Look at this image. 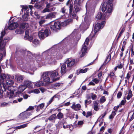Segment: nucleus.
<instances>
[{"mask_svg":"<svg viewBox=\"0 0 134 134\" xmlns=\"http://www.w3.org/2000/svg\"><path fill=\"white\" fill-rule=\"evenodd\" d=\"M76 30H75L69 37L64 39L61 42V43H63L66 40H67L70 37L72 36L74 40H73L74 42L71 45V43H69L63 47L62 46L60 47L59 48H58V49L57 50H55L54 48L56 46H54L51 48L43 52L42 53L43 56V55H44L45 56H46L45 62H47L48 64H52L55 59H61L62 57L61 54H65L67 53L70 50L72 47L77 44L80 39L81 35H79L76 36H73L75 35Z\"/></svg>","mask_w":134,"mask_h":134,"instance_id":"obj_1","label":"nucleus"},{"mask_svg":"<svg viewBox=\"0 0 134 134\" xmlns=\"http://www.w3.org/2000/svg\"><path fill=\"white\" fill-rule=\"evenodd\" d=\"M18 54L22 58L24 57L29 59L36 58V59H38V61L41 62L42 63H44L48 64V63L45 62L46 56H45L44 55L43 56L42 54L41 55H39V54H33L30 51L23 49H20L18 52Z\"/></svg>","mask_w":134,"mask_h":134,"instance_id":"obj_2","label":"nucleus"},{"mask_svg":"<svg viewBox=\"0 0 134 134\" xmlns=\"http://www.w3.org/2000/svg\"><path fill=\"white\" fill-rule=\"evenodd\" d=\"M112 4L111 3H108L106 2H104L102 5L101 9L103 12L107 10L106 14H103L101 13H99L96 17V19L97 20H103L106 16L109 15H110V13L112 11Z\"/></svg>","mask_w":134,"mask_h":134,"instance_id":"obj_3","label":"nucleus"},{"mask_svg":"<svg viewBox=\"0 0 134 134\" xmlns=\"http://www.w3.org/2000/svg\"><path fill=\"white\" fill-rule=\"evenodd\" d=\"M95 3L94 0H89L88 1L86 5V12L85 16L84 18V21L81 24L80 27L83 28L88 26L91 22V17L89 15V11L93 5Z\"/></svg>","mask_w":134,"mask_h":134,"instance_id":"obj_4","label":"nucleus"},{"mask_svg":"<svg viewBox=\"0 0 134 134\" xmlns=\"http://www.w3.org/2000/svg\"><path fill=\"white\" fill-rule=\"evenodd\" d=\"M75 63V60L71 58L67 59L65 64H63L62 66L61 73L62 74H65L67 71L70 70L74 65Z\"/></svg>","mask_w":134,"mask_h":134,"instance_id":"obj_5","label":"nucleus"},{"mask_svg":"<svg viewBox=\"0 0 134 134\" xmlns=\"http://www.w3.org/2000/svg\"><path fill=\"white\" fill-rule=\"evenodd\" d=\"M72 22V19H68L62 22L61 24L59 21L55 22L53 24H52L50 26V29L52 31H56L57 30L60 29L61 25L63 26H66L69 23Z\"/></svg>","mask_w":134,"mask_h":134,"instance_id":"obj_6","label":"nucleus"},{"mask_svg":"<svg viewBox=\"0 0 134 134\" xmlns=\"http://www.w3.org/2000/svg\"><path fill=\"white\" fill-rule=\"evenodd\" d=\"M5 31H2L1 33V36L0 37V50L1 51L3 52L4 56H5L6 55L4 47L6 43L7 42V41L9 40L10 39L9 37H5L4 40H3V37L5 35Z\"/></svg>","mask_w":134,"mask_h":134,"instance_id":"obj_7","label":"nucleus"},{"mask_svg":"<svg viewBox=\"0 0 134 134\" xmlns=\"http://www.w3.org/2000/svg\"><path fill=\"white\" fill-rule=\"evenodd\" d=\"M29 7H28L23 6L21 10L23 13L24 12V14L22 16L23 20L24 21H26L28 20V16L29 15V12H30L31 15H32V12L31 7L32 6L31 5H29Z\"/></svg>","mask_w":134,"mask_h":134,"instance_id":"obj_8","label":"nucleus"},{"mask_svg":"<svg viewBox=\"0 0 134 134\" xmlns=\"http://www.w3.org/2000/svg\"><path fill=\"white\" fill-rule=\"evenodd\" d=\"M105 23V22L104 21H102L101 23H98L96 24L94 28L93 31L94 33H93V31H92L89 36V38L92 39L94 37L97 32L100 29L103 28L104 25Z\"/></svg>","mask_w":134,"mask_h":134,"instance_id":"obj_9","label":"nucleus"},{"mask_svg":"<svg viewBox=\"0 0 134 134\" xmlns=\"http://www.w3.org/2000/svg\"><path fill=\"white\" fill-rule=\"evenodd\" d=\"M50 32L48 28L44 27L42 28L38 33V36L41 39H43L48 36Z\"/></svg>","mask_w":134,"mask_h":134,"instance_id":"obj_10","label":"nucleus"},{"mask_svg":"<svg viewBox=\"0 0 134 134\" xmlns=\"http://www.w3.org/2000/svg\"><path fill=\"white\" fill-rule=\"evenodd\" d=\"M49 72L48 71L45 72L42 74L41 77V79L43 82L44 83L46 86L49 83L51 82L50 81V79L49 77L50 76Z\"/></svg>","mask_w":134,"mask_h":134,"instance_id":"obj_11","label":"nucleus"},{"mask_svg":"<svg viewBox=\"0 0 134 134\" xmlns=\"http://www.w3.org/2000/svg\"><path fill=\"white\" fill-rule=\"evenodd\" d=\"M15 90L13 86H10L8 87L7 90H6L7 91L6 96L9 99H12L14 97V91Z\"/></svg>","mask_w":134,"mask_h":134,"instance_id":"obj_12","label":"nucleus"},{"mask_svg":"<svg viewBox=\"0 0 134 134\" xmlns=\"http://www.w3.org/2000/svg\"><path fill=\"white\" fill-rule=\"evenodd\" d=\"M89 39L87 38L85 40L84 44L82 45V47L81 50L82 54L80 55V57H82L84 56L87 52V46L88 44Z\"/></svg>","mask_w":134,"mask_h":134,"instance_id":"obj_13","label":"nucleus"},{"mask_svg":"<svg viewBox=\"0 0 134 134\" xmlns=\"http://www.w3.org/2000/svg\"><path fill=\"white\" fill-rule=\"evenodd\" d=\"M1 79H0V98H2L3 95V92L6 91L7 86L4 83H1Z\"/></svg>","mask_w":134,"mask_h":134,"instance_id":"obj_14","label":"nucleus"},{"mask_svg":"<svg viewBox=\"0 0 134 134\" xmlns=\"http://www.w3.org/2000/svg\"><path fill=\"white\" fill-rule=\"evenodd\" d=\"M69 12L71 14V17H72L73 18L76 19L77 20L78 19V17H77L76 14L77 12H75L74 10H73V5L72 4H70L69 7Z\"/></svg>","mask_w":134,"mask_h":134,"instance_id":"obj_15","label":"nucleus"},{"mask_svg":"<svg viewBox=\"0 0 134 134\" xmlns=\"http://www.w3.org/2000/svg\"><path fill=\"white\" fill-rule=\"evenodd\" d=\"M80 0H75L74 1L73 10H74L77 13L79 12L81 9V8L80 5Z\"/></svg>","mask_w":134,"mask_h":134,"instance_id":"obj_16","label":"nucleus"},{"mask_svg":"<svg viewBox=\"0 0 134 134\" xmlns=\"http://www.w3.org/2000/svg\"><path fill=\"white\" fill-rule=\"evenodd\" d=\"M49 72V74L50 75L51 77L53 79V81L56 80L58 79V78L54 79V78L56 77L58 75V71L57 70H54L53 71H48Z\"/></svg>","mask_w":134,"mask_h":134,"instance_id":"obj_17","label":"nucleus"},{"mask_svg":"<svg viewBox=\"0 0 134 134\" xmlns=\"http://www.w3.org/2000/svg\"><path fill=\"white\" fill-rule=\"evenodd\" d=\"M9 24L8 28L10 30H13L18 26V24L17 22H12L9 23Z\"/></svg>","mask_w":134,"mask_h":134,"instance_id":"obj_18","label":"nucleus"},{"mask_svg":"<svg viewBox=\"0 0 134 134\" xmlns=\"http://www.w3.org/2000/svg\"><path fill=\"white\" fill-rule=\"evenodd\" d=\"M24 38L25 40H28L30 42L32 41L33 38L32 36H29V31L27 30L25 32V35L24 37Z\"/></svg>","mask_w":134,"mask_h":134,"instance_id":"obj_19","label":"nucleus"},{"mask_svg":"<svg viewBox=\"0 0 134 134\" xmlns=\"http://www.w3.org/2000/svg\"><path fill=\"white\" fill-rule=\"evenodd\" d=\"M66 9L65 7L62 8L60 10V12L62 13L63 14V15H61L60 16V18L62 19L64 18H66V16H68V15H67V13L66 12Z\"/></svg>","mask_w":134,"mask_h":134,"instance_id":"obj_20","label":"nucleus"},{"mask_svg":"<svg viewBox=\"0 0 134 134\" xmlns=\"http://www.w3.org/2000/svg\"><path fill=\"white\" fill-rule=\"evenodd\" d=\"M15 77L16 79L17 82L19 83L21 82L24 79V76L20 75H15Z\"/></svg>","mask_w":134,"mask_h":134,"instance_id":"obj_21","label":"nucleus"},{"mask_svg":"<svg viewBox=\"0 0 134 134\" xmlns=\"http://www.w3.org/2000/svg\"><path fill=\"white\" fill-rule=\"evenodd\" d=\"M56 14V13L55 12L50 13L47 15L46 19H49L55 18Z\"/></svg>","mask_w":134,"mask_h":134,"instance_id":"obj_22","label":"nucleus"},{"mask_svg":"<svg viewBox=\"0 0 134 134\" xmlns=\"http://www.w3.org/2000/svg\"><path fill=\"white\" fill-rule=\"evenodd\" d=\"M18 26L21 29H26L28 27L29 25L26 23H23L18 25Z\"/></svg>","mask_w":134,"mask_h":134,"instance_id":"obj_23","label":"nucleus"},{"mask_svg":"<svg viewBox=\"0 0 134 134\" xmlns=\"http://www.w3.org/2000/svg\"><path fill=\"white\" fill-rule=\"evenodd\" d=\"M10 78V77L8 79L6 78L3 79H1V80H2V81L3 80L4 81H5L7 85L12 86L14 83V82L12 80H9Z\"/></svg>","mask_w":134,"mask_h":134,"instance_id":"obj_24","label":"nucleus"},{"mask_svg":"<svg viewBox=\"0 0 134 134\" xmlns=\"http://www.w3.org/2000/svg\"><path fill=\"white\" fill-rule=\"evenodd\" d=\"M31 114L30 112L25 111L21 113L19 115L22 116L24 118H27V116H30Z\"/></svg>","mask_w":134,"mask_h":134,"instance_id":"obj_25","label":"nucleus"},{"mask_svg":"<svg viewBox=\"0 0 134 134\" xmlns=\"http://www.w3.org/2000/svg\"><path fill=\"white\" fill-rule=\"evenodd\" d=\"M56 119V114L52 115L48 118L50 122L54 123Z\"/></svg>","mask_w":134,"mask_h":134,"instance_id":"obj_26","label":"nucleus"},{"mask_svg":"<svg viewBox=\"0 0 134 134\" xmlns=\"http://www.w3.org/2000/svg\"><path fill=\"white\" fill-rule=\"evenodd\" d=\"M44 106V103H42L37 106L36 107V111L38 112L40 110L43 109Z\"/></svg>","mask_w":134,"mask_h":134,"instance_id":"obj_27","label":"nucleus"},{"mask_svg":"<svg viewBox=\"0 0 134 134\" xmlns=\"http://www.w3.org/2000/svg\"><path fill=\"white\" fill-rule=\"evenodd\" d=\"M62 86V84L60 83H55L53 84L52 87L54 89H57Z\"/></svg>","mask_w":134,"mask_h":134,"instance_id":"obj_28","label":"nucleus"},{"mask_svg":"<svg viewBox=\"0 0 134 134\" xmlns=\"http://www.w3.org/2000/svg\"><path fill=\"white\" fill-rule=\"evenodd\" d=\"M72 108L75 110H77L80 109L81 106L79 104H77L76 105L73 104L72 106Z\"/></svg>","mask_w":134,"mask_h":134,"instance_id":"obj_29","label":"nucleus"},{"mask_svg":"<svg viewBox=\"0 0 134 134\" xmlns=\"http://www.w3.org/2000/svg\"><path fill=\"white\" fill-rule=\"evenodd\" d=\"M35 70L36 69L35 68H34L32 69L31 67L30 69H28L27 71V70L25 71L23 70V71L26 73H28L31 75H33L34 74V72Z\"/></svg>","mask_w":134,"mask_h":134,"instance_id":"obj_30","label":"nucleus"},{"mask_svg":"<svg viewBox=\"0 0 134 134\" xmlns=\"http://www.w3.org/2000/svg\"><path fill=\"white\" fill-rule=\"evenodd\" d=\"M24 84L27 87H31L32 86V84L31 81L29 80L25 81L24 82Z\"/></svg>","mask_w":134,"mask_h":134,"instance_id":"obj_31","label":"nucleus"},{"mask_svg":"<svg viewBox=\"0 0 134 134\" xmlns=\"http://www.w3.org/2000/svg\"><path fill=\"white\" fill-rule=\"evenodd\" d=\"M60 96V95H55L53 96L50 100L47 103V107L53 101L54 99V98H57L59 97Z\"/></svg>","mask_w":134,"mask_h":134,"instance_id":"obj_32","label":"nucleus"},{"mask_svg":"<svg viewBox=\"0 0 134 134\" xmlns=\"http://www.w3.org/2000/svg\"><path fill=\"white\" fill-rule=\"evenodd\" d=\"M26 88V86L24 84V85L20 86L18 88V90L19 91L21 92L24 91Z\"/></svg>","mask_w":134,"mask_h":134,"instance_id":"obj_33","label":"nucleus"},{"mask_svg":"<svg viewBox=\"0 0 134 134\" xmlns=\"http://www.w3.org/2000/svg\"><path fill=\"white\" fill-rule=\"evenodd\" d=\"M35 85L36 87H38L42 86H46V85L42 81H40L36 83Z\"/></svg>","mask_w":134,"mask_h":134,"instance_id":"obj_34","label":"nucleus"},{"mask_svg":"<svg viewBox=\"0 0 134 134\" xmlns=\"http://www.w3.org/2000/svg\"><path fill=\"white\" fill-rule=\"evenodd\" d=\"M64 123L61 122H59L57 124H56L55 125L57 129L61 128L62 127V125H63V124Z\"/></svg>","mask_w":134,"mask_h":134,"instance_id":"obj_35","label":"nucleus"},{"mask_svg":"<svg viewBox=\"0 0 134 134\" xmlns=\"http://www.w3.org/2000/svg\"><path fill=\"white\" fill-rule=\"evenodd\" d=\"M27 124H24L23 125H20V126H16L15 127L16 129H20L22 128H24L27 126Z\"/></svg>","mask_w":134,"mask_h":134,"instance_id":"obj_36","label":"nucleus"},{"mask_svg":"<svg viewBox=\"0 0 134 134\" xmlns=\"http://www.w3.org/2000/svg\"><path fill=\"white\" fill-rule=\"evenodd\" d=\"M116 114L115 111H112L111 114L109 116V118L110 119H112Z\"/></svg>","mask_w":134,"mask_h":134,"instance_id":"obj_37","label":"nucleus"},{"mask_svg":"<svg viewBox=\"0 0 134 134\" xmlns=\"http://www.w3.org/2000/svg\"><path fill=\"white\" fill-rule=\"evenodd\" d=\"M19 96L18 97H20V96H22V97H23L24 99H26L27 98L29 97V96L27 94H23L20 92L19 93Z\"/></svg>","mask_w":134,"mask_h":134,"instance_id":"obj_38","label":"nucleus"},{"mask_svg":"<svg viewBox=\"0 0 134 134\" xmlns=\"http://www.w3.org/2000/svg\"><path fill=\"white\" fill-rule=\"evenodd\" d=\"M132 91L131 90L129 91L128 95L127 96L126 98L127 100H129L132 96Z\"/></svg>","mask_w":134,"mask_h":134,"instance_id":"obj_39","label":"nucleus"},{"mask_svg":"<svg viewBox=\"0 0 134 134\" xmlns=\"http://www.w3.org/2000/svg\"><path fill=\"white\" fill-rule=\"evenodd\" d=\"M64 116L63 114L61 112H59L57 116L58 119H60L63 118Z\"/></svg>","mask_w":134,"mask_h":134,"instance_id":"obj_40","label":"nucleus"},{"mask_svg":"<svg viewBox=\"0 0 134 134\" xmlns=\"http://www.w3.org/2000/svg\"><path fill=\"white\" fill-rule=\"evenodd\" d=\"M66 122H64V123L63 124V127L64 129H66L68 128H69V129H70L71 127V126L70 125H65V124H66Z\"/></svg>","mask_w":134,"mask_h":134,"instance_id":"obj_41","label":"nucleus"},{"mask_svg":"<svg viewBox=\"0 0 134 134\" xmlns=\"http://www.w3.org/2000/svg\"><path fill=\"white\" fill-rule=\"evenodd\" d=\"M111 59V55L110 53L107 57V58L105 60L104 62V63H105L107 61L108 63L109 62Z\"/></svg>","mask_w":134,"mask_h":134,"instance_id":"obj_42","label":"nucleus"},{"mask_svg":"<svg viewBox=\"0 0 134 134\" xmlns=\"http://www.w3.org/2000/svg\"><path fill=\"white\" fill-rule=\"evenodd\" d=\"M106 100L104 96L102 97L100 100V103H103Z\"/></svg>","mask_w":134,"mask_h":134,"instance_id":"obj_43","label":"nucleus"},{"mask_svg":"<svg viewBox=\"0 0 134 134\" xmlns=\"http://www.w3.org/2000/svg\"><path fill=\"white\" fill-rule=\"evenodd\" d=\"M88 68H86L84 69H81L79 71V73H85L86 72L87 70H88Z\"/></svg>","mask_w":134,"mask_h":134,"instance_id":"obj_44","label":"nucleus"},{"mask_svg":"<svg viewBox=\"0 0 134 134\" xmlns=\"http://www.w3.org/2000/svg\"><path fill=\"white\" fill-rule=\"evenodd\" d=\"M84 123L83 121H79L77 122V125L79 127L81 126Z\"/></svg>","mask_w":134,"mask_h":134,"instance_id":"obj_45","label":"nucleus"},{"mask_svg":"<svg viewBox=\"0 0 134 134\" xmlns=\"http://www.w3.org/2000/svg\"><path fill=\"white\" fill-rule=\"evenodd\" d=\"M91 102V100H89L88 101L87 100H85V104L86 107L87 105L90 103Z\"/></svg>","mask_w":134,"mask_h":134,"instance_id":"obj_46","label":"nucleus"},{"mask_svg":"<svg viewBox=\"0 0 134 134\" xmlns=\"http://www.w3.org/2000/svg\"><path fill=\"white\" fill-rule=\"evenodd\" d=\"M50 10L48 8H45L42 11V13H44L46 12H50Z\"/></svg>","mask_w":134,"mask_h":134,"instance_id":"obj_47","label":"nucleus"},{"mask_svg":"<svg viewBox=\"0 0 134 134\" xmlns=\"http://www.w3.org/2000/svg\"><path fill=\"white\" fill-rule=\"evenodd\" d=\"M32 43L35 44H37L38 43V41L37 39H35L32 41Z\"/></svg>","mask_w":134,"mask_h":134,"instance_id":"obj_48","label":"nucleus"},{"mask_svg":"<svg viewBox=\"0 0 134 134\" xmlns=\"http://www.w3.org/2000/svg\"><path fill=\"white\" fill-rule=\"evenodd\" d=\"M87 113V114L86 115V118H88V117L91 116L92 115L91 112L90 111H88Z\"/></svg>","mask_w":134,"mask_h":134,"instance_id":"obj_49","label":"nucleus"},{"mask_svg":"<svg viewBox=\"0 0 134 134\" xmlns=\"http://www.w3.org/2000/svg\"><path fill=\"white\" fill-rule=\"evenodd\" d=\"M33 92L35 93L38 94L40 92V91L38 89H35L33 90Z\"/></svg>","mask_w":134,"mask_h":134,"instance_id":"obj_50","label":"nucleus"},{"mask_svg":"<svg viewBox=\"0 0 134 134\" xmlns=\"http://www.w3.org/2000/svg\"><path fill=\"white\" fill-rule=\"evenodd\" d=\"M45 20H40L39 22V25L40 26L42 24H44L45 22Z\"/></svg>","mask_w":134,"mask_h":134,"instance_id":"obj_51","label":"nucleus"},{"mask_svg":"<svg viewBox=\"0 0 134 134\" xmlns=\"http://www.w3.org/2000/svg\"><path fill=\"white\" fill-rule=\"evenodd\" d=\"M122 95V93L121 92H119L117 95V98H120L121 97Z\"/></svg>","mask_w":134,"mask_h":134,"instance_id":"obj_52","label":"nucleus"},{"mask_svg":"<svg viewBox=\"0 0 134 134\" xmlns=\"http://www.w3.org/2000/svg\"><path fill=\"white\" fill-rule=\"evenodd\" d=\"M8 103H6L5 102H3L1 103V105L2 107H4L8 105Z\"/></svg>","mask_w":134,"mask_h":134,"instance_id":"obj_53","label":"nucleus"},{"mask_svg":"<svg viewBox=\"0 0 134 134\" xmlns=\"http://www.w3.org/2000/svg\"><path fill=\"white\" fill-rule=\"evenodd\" d=\"M123 32H124V31H123V29H122L120 31V33L119 34V36L117 38V40H118L119 39V38L121 37V34Z\"/></svg>","mask_w":134,"mask_h":134,"instance_id":"obj_54","label":"nucleus"},{"mask_svg":"<svg viewBox=\"0 0 134 134\" xmlns=\"http://www.w3.org/2000/svg\"><path fill=\"white\" fill-rule=\"evenodd\" d=\"M94 109L95 110H96V111L98 110L99 109L98 105H94Z\"/></svg>","mask_w":134,"mask_h":134,"instance_id":"obj_55","label":"nucleus"},{"mask_svg":"<svg viewBox=\"0 0 134 134\" xmlns=\"http://www.w3.org/2000/svg\"><path fill=\"white\" fill-rule=\"evenodd\" d=\"M131 74L129 73L128 72L127 74V76L126 78L127 79V80H129Z\"/></svg>","mask_w":134,"mask_h":134,"instance_id":"obj_56","label":"nucleus"},{"mask_svg":"<svg viewBox=\"0 0 134 134\" xmlns=\"http://www.w3.org/2000/svg\"><path fill=\"white\" fill-rule=\"evenodd\" d=\"M34 14L36 16V18L37 19H39L40 18V16L38 14L37 12H35L34 13Z\"/></svg>","mask_w":134,"mask_h":134,"instance_id":"obj_57","label":"nucleus"},{"mask_svg":"<svg viewBox=\"0 0 134 134\" xmlns=\"http://www.w3.org/2000/svg\"><path fill=\"white\" fill-rule=\"evenodd\" d=\"M107 114V113L106 111L102 115H101V116H100L101 117V119H103L104 116L106 115V114Z\"/></svg>","mask_w":134,"mask_h":134,"instance_id":"obj_58","label":"nucleus"},{"mask_svg":"<svg viewBox=\"0 0 134 134\" xmlns=\"http://www.w3.org/2000/svg\"><path fill=\"white\" fill-rule=\"evenodd\" d=\"M91 97L93 100H94L96 98L97 96L95 94H93L91 96Z\"/></svg>","mask_w":134,"mask_h":134,"instance_id":"obj_59","label":"nucleus"},{"mask_svg":"<svg viewBox=\"0 0 134 134\" xmlns=\"http://www.w3.org/2000/svg\"><path fill=\"white\" fill-rule=\"evenodd\" d=\"M34 109V108L33 107H32L31 106H30L29 107V108L27 109L26 111H27L31 110H32Z\"/></svg>","mask_w":134,"mask_h":134,"instance_id":"obj_60","label":"nucleus"},{"mask_svg":"<svg viewBox=\"0 0 134 134\" xmlns=\"http://www.w3.org/2000/svg\"><path fill=\"white\" fill-rule=\"evenodd\" d=\"M9 61V63L8 64V63H7V62L8 61V60H7V61H6V65L7 66V65H9L10 66H12V65L11 64V63H10V60Z\"/></svg>","mask_w":134,"mask_h":134,"instance_id":"obj_61","label":"nucleus"},{"mask_svg":"<svg viewBox=\"0 0 134 134\" xmlns=\"http://www.w3.org/2000/svg\"><path fill=\"white\" fill-rule=\"evenodd\" d=\"M93 81L95 82L96 83H97L99 82V80L96 79H95L93 80Z\"/></svg>","mask_w":134,"mask_h":134,"instance_id":"obj_62","label":"nucleus"},{"mask_svg":"<svg viewBox=\"0 0 134 134\" xmlns=\"http://www.w3.org/2000/svg\"><path fill=\"white\" fill-rule=\"evenodd\" d=\"M134 119V113H133L132 115L131 116V118L130 120L129 121H131Z\"/></svg>","mask_w":134,"mask_h":134,"instance_id":"obj_63","label":"nucleus"},{"mask_svg":"<svg viewBox=\"0 0 134 134\" xmlns=\"http://www.w3.org/2000/svg\"><path fill=\"white\" fill-rule=\"evenodd\" d=\"M117 66L118 67V68L119 69H121L123 67V65L121 64H120Z\"/></svg>","mask_w":134,"mask_h":134,"instance_id":"obj_64","label":"nucleus"}]
</instances>
